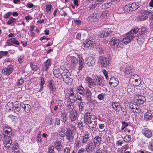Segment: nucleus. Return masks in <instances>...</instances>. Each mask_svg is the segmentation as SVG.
<instances>
[{
    "instance_id": "nucleus-1",
    "label": "nucleus",
    "mask_w": 153,
    "mask_h": 153,
    "mask_svg": "<svg viewBox=\"0 0 153 153\" xmlns=\"http://www.w3.org/2000/svg\"><path fill=\"white\" fill-rule=\"evenodd\" d=\"M13 131L9 127L4 129L3 132L4 140L3 143L6 148L9 149L11 148L12 143V136Z\"/></svg>"
},
{
    "instance_id": "nucleus-2",
    "label": "nucleus",
    "mask_w": 153,
    "mask_h": 153,
    "mask_svg": "<svg viewBox=\"0 0 153 153\" xmlns=\"http://www.w3.org/2000/svg\"><path fill=\"white\" fill-rule=\"evenodd\" d=\"M84 121L86 124L88 125L90 129H93L97 126V118L96 117L90 113L85 114L84 117Z\"/></svg>"
},
{
    "instance_id": "nucleus-3",
    "label": "nucleus",
    "mask_w": 153,
    "mask_h": 153,
    "mask_svg": "<svg viewBox=\"0 0 153 153\" xmlns=\"http://www.w3.org/2000/svg\"><path fill=\"white\" fill-rule=\"evenodd\" d=\"M103 78L99 76H97L94 79L93 87L99 89H101L100 86L103 87L104 84H102Z\"/></svg>"
},
{
    "instance_id": "nucleus-4",
    "label": "nucleus",
    "mask_w": 153,
    "mask_h": 153,
    "mask_svg": "<svg viewBox=\"0 0 153 153\" xmlns=\"http://www.w3.org/2000/svg\"><path fill=\"white\" fill-rule=\"evenodd\" d=\"M110 44L111 46H113L114 48L117 49L119 48H122L123 45L121 43L119 39L115 38H112L111 39L110 42Z\"/></svg>"
},
{
    "instance_id": "nucleus-5",
    "label": "nucleus",
    "mask_w": 153,
    "mask_h": 153,
    "mask_svg": "<svg viewBox=\"0 0 153 153\" xmlns=\"http://www.w3.org/2000/svg\"><path fill=\"white\" fill-rule=\"evenodd\" d=\"M129 107L134 113H139L140 112L139 106L136 102L132 101L129 103Z\"/></svg>"
},
{
    "instance_id": "nucleus-6",
    "label": "nucleus",
    "mask_w": 153,
    "mask_h": 153,
    "mask_svg": "<svg viewBox=\"0 0 153 153\" xmlns=\"http://www.w3.org/2000/svg\"><path fill=\"white\" fill-rule=\"evenodd\" d=\"M135 36H136L133 35L128 32L126 34L123 38L121 39V41L124 44H127L131 42Z\"/></svg>"
},
{
    "instance_id": "nucleus-7",
    "label": "nucleus",
    "mask_w": 153,
    "mask_h": 153,
    "mask_svg": "<svg viewBox=\"0 0 153 153\" xmlns=\"http://www.w3.org/2000/svg\"><path fill=\"white\" fill-rule=\"evenodd\" d=\"M13 70V66L12 65H10L2 69V72L4 75L7 76L11 74Z\"/></svg>"
},
{
    "instance_id": "nucleus-8",
    "label": "nucleus",
    "mask_w": 153,
    "mask_h": 153,
    "mask_svg": "<svg viewBox=\"0 0 153 153\" xmlns=\"http://www.w3.org/2000/svg\"><path fill=\"white\" fill-rule=\"evenodd\" d=\"M99 61L100 62L101 66L105 67L109 64V60L108 58L101 56L99 57Z\"/></svg>"
},
{
    "instance_id": "nucleus-9",
    "label": "nucleus",
    "mask_w": 153,
    "mask_h": 153,
    "mask_svg": "<svg viewBox=\"0 0 153 153\" xmlns=\"http://www.w3.org/2000/svg\"><path fill=\"white\" fill-rule=\"evenodd\" d=\"M96 146L92 142H90L87 145L85 149L87 152H91L94 150Z\"/></svg>"
},
{
    "instance_id": "nucleus-10",
    "label": "nucleus",
    "mask_w": 153,
    "mask_h": 153,
    "mask_svg": "<svg viewBox=\"0 0 153 153\" xmlns=\"http://www.w3.org/2000/svg\"><path fill=\"white\" fill-rule=\"evenodd\" d=\"M48 87L50 91L52 92L56 91V84L52 80H49L48 81Z\"/></svg>"
},
{
    "instance_id": "nucleus-11",
    "label": "nucleus",
    "mask_w": 153,
    "mask_h": 153,
    "mask_svg": "<svg viewBox=\"0 0 153 153\" xmlns=\"http://www.w3.org/2000/svg\"><path fill=\"white\" fill-rule=\"evenodd\" d=\"M83 45L85 48L91 49L94 47L95 43L91 40L87 39L84 42Z\"/></svg>"
},
{
    "instance_id": "nucleus-12",
    "label": "nucleus",
    "mask_w": 153,
    "mask_h": 153,
    "mask_svg": "<svg viewBox=\"0 0 153 153\" xmlns=\"http://www.w3.org/2000/svg\"><path fill=\"white\" fill-rule=\"evenodd\" d=\"M66 138L70 142L73 141L74 135L72 131L70 128H68L65 134Z\"/></svg>"
},
{
    "instance_id": "nucleus-13",
    "label": "nucleus",
    "mask_w": 153,
    "mask_h": 153,
    "mask_svg": "<svg viewBox=\"0 0 153 153\" xmlns=\"http://www.w3.org/2000/svg\"><path fill=\"white\" fill-rule=\"evenodd\" d=\"M21 102L19 101H16L13 104V111L16 113H18L21 110Z\"/></svg>"
},
{
    "instance_id": "nucleus-14",
    "label": "nucleus",
    "mask_w": 153,
    "mask_h": 153,
    "mask_svg": "<svg viewBox=\"0 0 153 153\" xmlns=\"http://www.w3.org/2000/svg\"><path fill=\"white\" fill-rule=\"evenodd\" d=\"M142 134L146 137L148 138H150L152 135V131L147 128H144L143 130Z\"/></svg>"
},
{
    "instance_id": "nucleus-15",
    "label": "nucleus",
    "mask_w": 153,
    "mask_h": 153,
    "mask_svg": "<svg viewBox=\"0 0 153 153\" xmlns=\"http://www.w3.org/2000/svg\"><path fill=\"white\" fill-rule=\"evenodd\" d=\"M68 94L69 97H73V98L76 97L77 95V91L74 88H72L69 89L68 91Z\"/></svg>"
},
{
    "instance_id": "nucleus-16",
    "label": "nucleus",
    "mask_w": 153,
    "mask_h": 153,
    "mask_svg": "<svg viewBox=\"0 0 153 153\" xmlns=\"http://www.w3.org/2000/svg\"><path fill=\"white\" fill-rule=\"evenodd\" d=\"M6 44L9 46L12 45L13 44L17 45H19V42L14 38H12L8 39L6 42Z\"/></svg>"
},
{
    "instance_id": "nucleus-17",
    "label": "nucleus",
    "mask_w": 153,
    "mask_h": 153,
    "mask_svg": "<svg viewBox=\"0 0 153 153\" xmlns=\"http://www.w3.org/2000/svg\"><path fill=\"white\" fill-rule=\"evenodd\" d=\"M60 70L62 71L61 72V76L64 77L65 76L68 75L70 74V73L69 72L68 69H66L64 66L62 65L60 67Z\"/></svg>"
},
{
    "instance_id": "nucleus-18",
    "label": "nucleus",
    "mask_w": 153,
    "mask_h": 153,
    "mask_svg": "<svg viewBox=\"0 0 153 153\" xmlns=\"http://www.w3.org/2000/svg\"><path fill=\"white\" fill-rule=\"evenodd\" d=\"M111 81L109 82L110 85H112L114 87L116 86L119 84V82L117 78L115 76L110 78Z\"/></svg>"
},
{
    "instance_id": "nucleus-19",
    "label": "nucleus",
    "mask_w": 153,
    "mask_h": 153,
    "mask_svg": "<svg viewBox=\"0 0 153 153\" xmlns=\"http://www.w3.org/2000/svg\"><path fill=\"white\" fill-rule=\"evenodd\" d=\"M13 146L12 147V149L13 153H17L18 152H20L19 149L20 146L17 143H14L13 144Z\"/></svg>"
},
{
    "instance_id": "nucleus-20",
    "label": "nucleus",
    "mask_w": 153,
    "mask_h": 153,
    "mask_svg": "<svg viewBox=\"0 0 153 153\" xmlns=\"http://www.w3.org/2000/svg\"><path fill=\"white\" fill-rule=\"evenodd\" d=\"M77 116V114L76 110H74L72 112L70 113L69 115V119L71 121H73L75 120Z\"/></svg>"
},
{
    "instance_id": "nucleus-21",
    "label": "nucleus",
    "mask_w": 153,
    "mask_h": 153,
    "mask_svg": "<svg viewBox=\"0 0 153 153\" xmlns=\"http://www.w3.org/2000/svg\"><path fill=\"white\" fill-rule=\"evenodd\" d=\"M130 5V4H128L123 6L122 8L124 13H130L132 12Z\"/></svg>"
},
{
    "instance_id": "nucleus-22",
    "label": "nucleus",
    "mask_w": 153,
    "mask_h": 153,
    "mask_svg": "<svg viewBox=\"0 0 153 153\" xmlns=\"http://www.w3.org/2000/svg\"><path fill=\"white\" fill-rule=\"evenodd\" d=\"M64 82L69 85H71L73 82V79L72 78L70 77L68 75L66 76H64L63 77Z\"/></svg>"
},
{
    "instance_id": "nucleus-23",
    "label": "nucleus",
    "mask_w": 153,
    "mask_h": 153,
    "mask_svg": "<svg viewBox=\"0 0 153 153\" xmlns=\"http://www.w3.org/2000/svg\"><path fill=\"white\" fill-rule=\"evenodd\" d=\"M21 107L24 109L26 112L28 113L30 111L31 106L28 104H24L21 102Z\"/></svg>"
},
{
    "instance_id": "nucleus-24",
    "label": "nucleus",
    "mask_w": 153,
    "mask_h": 153,
    "mask_svg": "<svg viewBox=\"0 0 153 153\" xmlns=\"http://www.w3.org/2000/svg\"><path fill=\"white\" fill-rule=\"evenodd\" d=\"M85 81L89 88H92L93 87L94 80L88 76L86 77L85 79Z\"/></svg>"
},
{
    "instance_id": "nucleus-25",
    "label": "nucleus",
    "mask_w": 153,
    "mask_h": 153,
    "mask_svg": "<svg viewBox=\"0 0 153 153\" xmlns=\"http://www.w3.org/2000/svg\"><path fill=\"white\" fill-rule=\"evenodd\" d=\"M52 62L51 60L50 59H48L46 61L44 62V67L45 68V71H46L48 70L49 68L51 67Z\"/></svg>"
},
{
    "instance_id": "nucleus-26",
    "label": "nucleus",
    "mask_w": 153,
    "mask_h": 153,
    "mask_svg": "<svg viewBox=\"0 0 153 153\" xmlns=\"http://www.w3.org/2000/svg\"><path fill=\"white\" fill-rule=\"evenodd\" d=\"M102 142L101 137L100 136H96L94 139V144L96 146H98Z\"/></svg>"
},
{
    "instance_id": "nucleus-27",
    "label": "nucleus",
    "mask_w": 153,
    "mask_h": 153,
    "mask_svg": "<svg viewBox=\"0 0 153 153\" xmlns=\"http://www.w3.org/2000/svg\"><path fill=\"white\" fill-rule=\"evenodd\" d=\"M112 106L116 111L118 112L120 111L121 107L119 102H113L112 104Z\"/></svg>"
},
{
    "instance_id": "nucleus-28",
    "label": "nucleus",
    "mask_w": 153,
    "mask_h": 153,
    "mask_svg": "<svg viewBox=\"0 0 153 153\" xmlns=\"http://www.w3.org/2000/svg\"><path fill=\"white\" fill-rule=\"evenodd\" d=\"M78 57L79 60V66L78 68L79 70H81L83 67L84 61L82 56L79 55H78Z\"/></svg>"
},
{
    "instance_id": "nucleus-29",
    "label": "nucleus",
    "mask_w": 153,
    "mask_h": 153,
    "mask_svg": "<svg viewBox=\"0 0 153 153\" xmlns=\"http://www.w3.org/2000/svg\"><path fill=\"white\" fill-rule=\"evenodd\" d=\"M81 141L83 145L85 144L89 139V136L88 134H85L81 137Z\"/></svg>"
},
{
    "instance_id": "nucleus-30",
    "label": "nucleus",
    "mask_w": 153,
    "mask_h": 153,
    "mask_svg": "<svg viewBox=\"0 0 153 153\" xmlns=\"http://www.w3.org/2000/svg\"><path fill=\"white\" fill-rule=\"evenodd\" d=\"M136 98L137 101V102H138V104L140 105L143 104L144 102L145 99L143 96L139 95L137 96V98L136 97Z\"/></svg>"
},
{
    "instance_id": "nucleus-31",
    "label": "nucleus",
    "mask_w": 153,
    "mask_h": 153,
    "mask_svg": "<svg viewBox=\"0 0 153 153\" xmlns=\"http://www.w3.org/2000/svg\"><path fill=\"white\" fill-rule=\"evenodd\" d=\"M88 62L87 63V65L89 67L93 66L95 63V60L92 57H90L88 59Z\"/></svg>"
},
{
    "instance_id": "nucleus-32",
    "label": "nucleus",
    "mask_w": 153,
    "mask_h": 153,
    "mask_svg": "<svg viewBox=\"0 0 153 153\" xmlns=\"http://www.w3.org/2000/svg\"><path fill=\"white\" fill-rule=\"evenodd\" d=\"M87 20L91 22H97L98 21V19L96 15H91L88 17Z\"/></svg>"
},
{
    "instance_id": "nucleus-33",
    "label": "nucleus",
    "mask_w": 153,
    "mask_h": 153,
    "mask_svg": "<svg viewBox=\"0 0 153 153\" xmlns=\"http://www.w3.org/2000/svg\"><path fill=\"white\" fill-rule=\"evenodd\" d=\"M13 106V103L12 102H9L5 106V107L7 110L9 111H12Z\"/></svg>"
},
{
    "instance_id": "nucleus-34",
    "label": "nucleus",
    "mask_w": 153,
    "mask_h": 153,
    "mask_svg": "<svg viewBox=\"0 0 153 153\" xmlns=\"http://www.w3.org/2000/svg\"><path fill=\"white\" fill-rule=\"evenodd\" d=\"M16 22V19L12 17H10L9 18V20L7 22V25L11 26H13L14 23Z\"/></svg>"
},
{
    "instance_id": "nucleus-35",
    "label": "nucleus",
    "mask_w": 153,
    "mask_h": 153,
    "mask_svg": "<svg viewBox=\"0 0 153 153\" xmlns=\"http://www.w3.org/2000/svg\"><path fill=\"white\" fill-rule=\"evenodd\" d=\"M61 72H62L61 70L60 71L59 69H56L53 71V74L55 77L59 78L61 76Z\"/></svg>"
},
{
    "instance_id": "nucleus-36",
    "label": "nucleus",
    "mask_w": 153,
    "mask_h": 153,
    "mask_svg": "<svg viewBox=\"0 0 153 153\" xmlns=\"http://www.w3.org/2000/svg\"><path fill=\"white\" fill-rule=\"evenodd\" d=\"M71 65L74 67L76 66L77 63L78 61L76 58L74 56H71Z\"/></svg>"
},
{
    "instance_id": "nucleus-37",
    "label": "nucleus",
    "mask_w": 153,
    "mask_h": 153,
    "mask_svg": "<svg viewBox=\"0 0 153 153\" xmlns=\"http://www.w3.org/2000/svg\"><path fill=\"white\" fill-rule=\"evenodd\" d=\"M152 114L151 111H148L144 115V117L146 120H150L152 118Z\"/></svg>"
},
{
    "instance_id": "nucleus-38",
    "label": "nucleus",
    "mask_w": 153,
    "mask_h": 153,
    "mask_svg": "<svg viewBox=\"0 0 153 153\" xmlns=\"http://www.w3.org/2000/svg\"><path fill=\"white\" fill-rule=\"evenodd\" d=\"M74 108V105L72 103H70L67 106L66 110L68 112L71 113V112H72L73 110H75L74 109H73Z\"/></svg>"
},
{
    "instance_id": "nucleus-39",
    "label": "nucleus",
    "mask_w": 153,
    "mask_h": 153,
    "mask_svg": "<svg viewBox=\"0 0 153 153\" xmlns=\"http://www.w3.org/2000/svg\"><path fill=\"white\" fill-rule=\"evenodd\" d=\"M132 67L131 66H127L126 68L125 73L126 75L130 74L132 72Z\"/></svg>"
},
{
    "instance_id": "nucleus-40",
    "label": "nucleus",
    "mask_w": 153,
    "mask_h": 153,
    "mask_svg": "<svg viewBox=\"0 0 153 153\" xmlns=\"http://www.w3.org/2000/svg\"><path fill=\"white\" fill-rule=\"evenodd\" d=\"M86 89H85L82 86L78 87L77 88V92L81 95H84V93Z\"/></svg>"
},
{
    "instance_id": "nucleus-41",
    "label": "nucleus",
    "mask_w": 153,
    "mask_h": 153,
    "mask_svg": "<svg viewBox=\"0 0 153 153\" xmlns=\"http://www.w3.org/2000/svg\"><path fill=\"white\" fill-rule=\"evenodd\" d=\"M54 144L56 149L58 151H60L61 148V143L59 141H56L55 142Z\"/></svg>"
},
{
    "instance_id": "nucleus-42",
    "label": "nucleus",
    "mask_w": 153,
    "mask_h": 153,
    "mask_svg": "<svg viewBox=\"0 0 153 153\" xmlns=\"http://www.w3.org/2000/svg\"><path fill=\"white\" fill-rule=\"evenodd\" d=\"M61 118L63 122H66L68 120V117L66 113L65 112L61 113Z\"/></svg>"
},
{
    "instance_id": "nucleus-43",
    "label": "nucleus",
    "mask_w": 153,
    "mask_h": 153,
    "mask_svg": "<svg viewBox=\"0 0 153 153\" xmlns=\"http://www.w3.org/2000/svg\"><path fill=\"white\" fill-rule=\"evenodd\" d=\"M130 4V6L132 11L136 10L139 7L138 4L135 3H133L131 4Z\"/></svg>"
},
{
    "instance_id": "nucleus-44",
    "label": "nucleus",
    "mask_w": 153,
    "mask_h": 153,
    "mask_svg": "<svg viewBox=\"0 0 153 153\" xmlns=\"http://www.w3.org/2000/svg\"><path fill=\"white\" fill-rule=\"evenodd\" d=\"M140 78V77L137 74L131 76V79H132V82L134 81L135 82H137L139 80Z\"/></svg>"
},
{
    "instance_id": "nucleus-45",
    "label": "nucleus",
    "mask_w": 153,
    "mask_h": 153,
    "mask_svg": "<svg viewBox=\"0 0 153 153\" xmlns=\"http://www.w3.org/2000/svg\"><path fill=\"white\" fill-rule=\"evenodd\" d=\"M84 95L88 98L91 97V93L90 90L88 89H86L84 93Z\"/></svg>"
},
{
    "instance_id": "nucleus-46",
    "label": "nucleus",
    "mask_w": 153,
    "mask_h": 153,
    "mask_svg": "<svg viewBox=\"0 0 153 153\" xmlns=\"http://www.w3.org/2000/svg\"><path fill=\"white\" fill-rule=\"evenodd\" d=\"M109 33L107 32L102 31L100 33L99 36L100 37H106L109 35Z\"/></svg>"
},
{
    "instance_id": "nucleus-47",
    "label": "nucleus",
    "mask_w": 153,
    "mask_h": 153,
    "mask_svg": "<svg viewBox=\"0 0 153 153\" xmlns=\"http://www.w3.org/2000/svg\"><path fill=\"white\" fill-rule=\"evenodd\" d=\"M148 17L145 15H142L139 16L137 18V19L139 21H143L147 19Z\"/></svg>"
},
{
    "instance_id": "nucleus-48",
    "label": "nucleus",
    "mask_w": 153,
    "mask_h": 153,
    "mask_svg": "<svg viewBox=\"0 0 153 153\" xmlns=\"http://www.w3.org/2000/svg\"><path fill=\"white\" fill-rule=\"evenodd\" d=\"M75 144L76 146L78 147H81L83 145V144L81 141V139H80V140L77 139L76 141Z\"/></svg>"
},
{
    "instance_id": "nucleus-49",
    "label": "nucleus",
    "mask_w": 153,
    "mask_h": 153,
    "mask_svg": "<svg viewBox=\"0 0 153 153\" xmlns=\"http://www.w3.org/2000/svg\"><path fill=\"white\" fill-rule=\"evenodd\" d=\"M30 66L31 69L34 71H36L38 69L37 66L33 62H31L30 63Z\"/></svg>"
},
{
    "instance_id": "nucleus-50",
    "label": "nucleus",
    "mask_w": 153,
    "mask_h": 153,
    "mask_svg": "<svg viewBox=\"0 0 153 153\" xmlns=\"http://www.w3.org/2000/svg\"><path fill=\"white\" fill-rule=\"evenodd\" d=\"M139 29L138 28H135L132 29L129 32L131 34H132L133 35H134L137 33L138 32Z\"/></svg>"
},
{
    "instance_id": "nucleus-51",
    "label": "nucleus",
    "mask_w": 153,
    "mask_h": 153,
    "mask_svg": "<svg viewBox=\"0 0 153 153\" xmlns=\"http://www.w3.org/2000/svg\"><path fill=\"white\" fill-rule=\"evenodd\" d=\"M45 83V81L43 77H41L40 79V91H41L42 89L43 86L44 84Z\"/></svg>"
},
{
    "instance_id": "nucleus-52",
    "label": "nucleus",
    "mask_w": 153,
    "mask_h": 153,
    "mask_svg": "<svg viewBox=\"0 0 153 153\" xmlns=\"http://www.w3.org/2000/svg\"><path fill=\"white\" fill-rule=\"evenodd\" d=\"M106 94L104 93H101L99 94L97 96V98L100 100H102L105 97Z\"/></svg>"
},
{
    "instance_id": "nucleus-53",
    "label": "nucleus",
    "mask_w": 153,
    "mask_h": 153,
    "mask_svg": "<svg viewBox=\"0 0 153 153\" xmlns=\"http://www.w3.org/2000/svg\"><path fill=\"white\" fill-rule=\"evenodd\" d=\"M25 56L24 55H22L18 56V61L20 63H21L23 61Z\"/></svg>"
},
{
    "instance_id": "nucleus-54",
    "label": "nucleus",
    "mask_w": 153,
    "mask_h": 153,
    "mask_svg": "<svg viewBox=\"0 0 153 153\" xmlns=\"http://www.w3.org/2000/svg\"><path fill=\"white\" fill-rule=\"evenodd\" d=\"M148 148L150 150L153 151V140H152L149 142Z\"/></svg>"
},
{
    "instance_id": "nucleus-55",
    "label": "nucleus",
    "mask_w": 153,
    "mask_h": 153,
    "mask_svg": "<svg viewBox=\"0 0 153 153\" xmlns=\"http://www.w3.org/2000/svg\"><path fill=\"white\" fill-rule=\"evenodd\" d=\"M111 4L110 2L105 3L102 5V7L104 9H106L110 7Z\"/></svg>"
},
{
    "instance_id": "nucleus-56",
    "label": "nucleus",
    "mask_w": 153,
    "mask_h": 153,
    "mask_svg": "<svg viewBox=\"0 0 153 153\" xmlns=\"http://www.w3.org/2000/svg\"><path fill=\"white\" fill-rule=\"evenodd\" d=\"M54 146H50L48 147V153H54Z\"/></svg>"
},
{
    "instance_id": "nucleus-57",
    "label": "nucleus",
    "mask_w": 153,
    "mask_h": 153,
    "mask_svg": "<svg viewBox=\"0 0 153 153\" xmlns=\"http://www.w3.org/2000/svg\"><path fill=\"white\" fill-rule=\"evenodd\" d=\"M74 99H72L71 101V102H75L76 101V100H79L80 101H82V99L81 98V97L79 96V97H75V98H74Z\"/></svg>"
},
{
    "instance_id": "nucleus-58",
    "label": "nucleus",
    "mask_w": 153,
    "mask_h": 153,
    "mask_svg": "<svg viewBox=\"0 0 153 153\" xmlns=\"http://www.w3.org/2000/svg\"><path fill=\"white\" fill-rule=\"evenodd\" d=\"M131 139V137L129 135H126L123 138V140L125 142H129Z\"/></svg>"
},
{
    "instance_id": "nucleus-59",
    "label": "nucleus",
    "mask_w": 153,
    "mask_h": 153,
    "mask_svg": "<svg viewBox=\"0 0 153 153\" xmlns=\"http://www.w3.org/2000/svg\"><path fill=\"white\" fill-rule=\"evenodd\" d=\"M8 53L7 51H0V59L2 58V57L5 55H7Z\"/></svg>"
},
{
    "instance_id": "nucleus-60",
    "label": "nucleus",
    "mask_w": 153,
    "mask_h": 153,
    "mask_svg": "<svg viewBox=\"0 0 153 153\" xmlns=\"http://www.w3.org/2000/svg\"><path fill=\"white\" fill-rule=\"evenodd\" d=\"M85 103L84 102H81L79 103V110L80 111H82L83 110L84 108V105H85Z\"/></svg>"
},
{
    "instance_id": "nucleus-61",
    "label": "nucleus",
    "mask_w": 153,
    "mask_h": 153,
    "mask_svg": "<svg viewBox=\"0 0 153 153\" xmlns=\"http://www.w3.org/2000/svg\"><path fill=\"white\" fill-rule=\"evenodd\" d=\"M24 83V80L23 78H20L19 79H18L17 83V85L18 86H20L22 84Z\"/></svg>"
},
{
    "instance_id": "nucleus-62",
    "label": "nucleus",
    "mask_w": 153,
    "mask_h": 153,
    "mask_svg": "<svg viewBox=\"0 0 153 153\" xmlns=\"http://www.w3.org/2000/svg\"><path fill=\"white\" fill-rule=\"evenodd\" d=\"M102 72L104 75L106 79H108V74L107 71L105 69H103L102 70Z\"/></svg>"
},
{
    "instance_id": "nucleus-63",
    "label": "nucleus",
    "mask_w": 153,
    "mask_h": 153,
    "mask_svg": "<svg viewBox=\"0 0 153 153\" xmlns=\"http://www.w3.org/2000/svg\"><path fill=\"white\" fill-rule=\"evenodd\" d=\"M144 39L141 37H139L137 39V41L138 43L140 44L144 42Z\"/></svg>"
},
{
    "instance_id": "nucleus-64",
    "label": "nucleus",
    "mask_w": 153,
    "mask_h": 153,
    "mask_svg": "<svg viewBox=\"0 0 153 153\" xmlns=\"http://www.w3.org/2000/svg\"><path fill=\"white\" fill-rule=\"evenodd\" d=\"M64 153H70V150L69 147H66L63 150Z\"/></svg>"
}]
</instances>
